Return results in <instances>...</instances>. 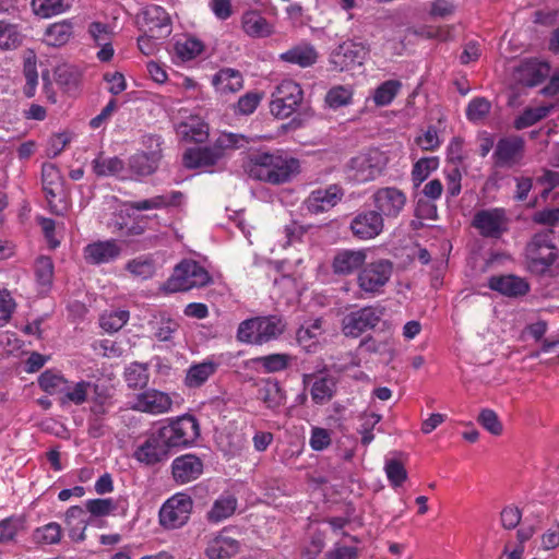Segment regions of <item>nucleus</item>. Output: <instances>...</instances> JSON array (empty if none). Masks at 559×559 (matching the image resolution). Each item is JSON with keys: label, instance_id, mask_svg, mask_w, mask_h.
Segmentation results:
<instances>
[{"label": "nucleus", "instance_id": "f257e3e1", "mask_svg": "<svg viewBox=\"0 0 559 559\" xmlns=\"http://www.w3.org/2000/svg\"><path fill=\"white\" fill-rule=\"evenodd\" d=\"M298 173V159L280 153L257 155L251 169L252 176L272 185L287 182Z\"/></svg>", "mask_w": 559, "mask_h": 559}, {"label": "nucleus", "instance_id": "f03ea898", "mask_svg": "<svg viewBox=\"0 0 559 559\" xmlns=\"http://www.w3.org/2000/svg\"><path fill=\"white\" fill-rule=\"evenodd\" d=\"M394 271L393 262L388 259H378L365 263L358 271L356 284L360 298L378 297L385 292Z\"/></svg>", "mask_w": 559, "mask_h": 559}, {"label": "nucleus", "instance_id": "7ed1b4c3", "mask_svg": "<svg viewBox=\"0 0 559 559\" xmlns=\"http://www.w3.org/2000/svg\"><path fill=\"white\" fill-rule=\"evenodd\" d=\"M284 330L285 323L278 317L251 318L239 324L237 340L241 343L261 345L277 338Z\"/></svg>", "mask_w": 559, "mask_h": 559}, {"label": "nucleus", "instance_id": "20e7f679", "mask_svg": "<svg viewBox=\"0 0 559 559\" xmlns=\"http://www.w3.org/2000/svg\"><path fill=\"white\" fill-rule=\"evenodd\" d=\"M386 166V157L379 150H370L352 157L345 166L346 178L366 183L378 178Z\"/></svg>", "mask_w": 559, "mask_h": 559}, {"label": "nucleus", "instance_id": "39448f33", "mask_svg": "<svg viewBox=\"0 0 559 559\" xmlns=\"http://www.w3.org/2000/svg\"><path fill=\"white\" fill-rule=\"evenodd\" d=\"M158 430L170 451L192 445L200 436V425L191 415L179 416Z\"/></svg>", "mask_w": 559, "mask_h": 559}, {"label": "nucleus", "instance_id": "423d86ee", "mask_svg": "<svg viewBox=\"0 0 559 559\" xmlns=\"http://www.w3.org/2000/svg\"><path fill=\"white\" fill-rule=\"evenodd\" d=\"M211 282L209 272L193 260H183L176 267L171 276L164 284L167 293L187 292L194 287H202Z\"/></svg>", "mask_w": 559, "mask_h": 559}, {"label": "nucleus", "instance_id": "0eeeda50", "mask_svg": "<svg viewBox=\"0 0 559 559\" xmlns=\"http://www.w3.org/2000/svg\"><path fill=\"white\" fill-rule=\"evenodd\" d=\"M193 509L190 496L178 492L168 498L160 507L158 522L167 531L177 530L187 524Z\"/></svg>", "mask_w": 559, "mask_h": 559}, {"label": "nucleus", "instance_id": "6e6552de", "mask_svg": "<svg viewBox=\"0 0 559 559\" xmlns=\"http://www.w3.org/2000/svg\"><path fill=\"white\" fill-rule=\"evenodd\" d=\"M95 393L92 413L103 415L106 413V396L98 393V386L90 381L81 380L79 382H67V389L63 391L60 401L62 404L81 405L87 401L91 393Z\"/></svg>", "mask_w": 559, "mask_h": 559}, {"label": "nucleus", "instance_id": "1a4fd4ad", "mask_svg": "<svg viewBox=\"0 0 559 559\" xmlns=\"http://www.w3.org/2000/svg\"><path fill=\"white\" fill-rule=\"evenodd\" d=\"M136 23L143 33L155 39L164 38L171 32L170 17L159 5L151 4L142 9Z\"/></svg>", "mask_w": 559, "mask_h": 559}, {"label": "nucleus", "instance_id": "9d476101", "mask_svg": "<svg viewBox=\"0 0 559 559\" xmlns=\"http://www.w3.org/2000/svg\"><path fill=\"white\" fill-rule=\"evenodd\" d=\"M369 53L368 46L362 41L346 40L338 45L330 57L334 70L345 71L361 66Z\"/></svg>", "mask_w": 559, "mask_h": 559}, {"label": "nucleus", "instance_id": "9b49d317", "mask_svg": "<svg viewBox=\"0 0 559 559\" xmlns=\"http://www.w3.org/2000/svg\"><path fill=\"white\" fill-rule=\"evenodd\" d=\"M371 199L374 210L386 218H396L407 202L405 192L396 187L379 188L373 192Z\"/></svg>", "mask_w": 559, "mask_h": 559}, {"label": "nucleus", "instance_id": "f8f14e48", "mask_svg": "<svg viewBox=\"0 0 559 559\" xmlns=\"http://www.w3.org/2000/svg\"><path fill=\"white\" fill-rule=\"evenodd\" d=\"M382 311L367 306L347 313L342 320V331L346 336L358 337L364 332L373 329L380 321Z\"/></svg>", "mask_w": 559, "mask_h": 559}, {"label": "nucleus", "instance_id": "ddd939ff", "mask_svg": "<svg viewBox=\"0 0 559 559\" xmlns=\"http://www.w3.org/2000/svg\"><path fill=\"white\" fill-rule=\"evenodd\" d=\"M343 195L342 188L336 185L319 188L310 192L302 202V209L311 215H318L334 207L342 200Z\"/></svg>", "mask_w": 559, "mask_h": 559}, {"label": "nucleus", "instance_id": "4468645a", "mask_svg": "<svg viewBox=\"0 0 559 559\" xmlns=\"http://www.w3.org/2000/svg\"><path fill=\"white\" fill-rule=\"evenodd\" d=\"M131 407L151 415H162L171 411L173 399L166 392L148 389L135 395Z\"/></svg>", "mask_w": 559, "mask_h": 559}, {"label": "nucleus", "instance_id": "2eb2a0df", "mask_svg": "<svg viewBox=\"0 0 559 559\" xmlns=\"http://www.w3.org/2000/svg\"><path fill=\"white\" fill-rule=\"evenodd\" d=\"M170 450L160 438L157 429L151 433L143 443L139 444L134 451V457L140 463L153 465L168 457Z\"/></svg>", "mask_w": 559, "mask_h": 559}, {"label": "nucleus", "instance_id": "dca6fc26", "mask_svg": "<svg viewBox=\"0 0 559 559\" xmlns=\"http://www.w3.org/2000/svg\"><path fill=\"white\" fill-rule=\"evenodd\" d=\"M383 227V217L376 210L357 214L350 223L353 235L360 240H369L377 237L382 233Z\"/></svg>", "mask_w": 559, "mask_h": 559}, {"label": "nucleus", "instance_id": "f3484780", "mask_svg": "<svg viewBox=\"0 0 559 559\" xmlns=\"http://www.w3.org/2000/svg\"><path fill=\"white\" fill-rule=\"evenodd\" d=\"M240 549V542L233 537L228 530L224 528L209 539L205 556L209 559H230Z\"/></svg>", "mask_w": 559, "mask_h": 559}, {"label": "nucleus", "instance_id": "a211bd4d", "mask_svg": "<svg viewBox=\"0 0 559 559\" xmlns=\"http://www.w3.org/2000/svg\"><path fill=\"white\" fill-rule=\"evenodd\" d=\"M473 225L484 237L498 238L506 230L507 219L501 209L483 210L474 216Z\"/></svg>", "mask_w": 559, "mask_h": 559}, {"label": "nucleus", "instance_id": "6ab92c4d", "mask_svg": "<svg viewBox=\"0 0 559 559\" xmlns=\"http://www.w3.org/2000/svg\"><path fill=\"white\" fill-rule=\"evenodd\" d=\"M524 141L520 136H509L499 140L493 158L499 167H512L523 158Z\"/></svg>", "mask_w": 559, "mask_h": 559}, {"label": "nucleus", "instance_id": "aec40b11", "mask_svg": "<svg viewBox=\"0 0 559 559\" xmlns=\"http://www.w3.org/2000/svg\"><path fill=\"white\" fill-rule=\"evenodd\" d=\"M550 67L536 59L522 61L514 71V80L525 86H535L548 76Z\"/></svg>", "mask_w": 559, "mask_h": 559}, {"label": "nucleus", "instance_id": "412c9836", "mask_svg": "<svg viewBox=\"0 0 559 559\" xmlns=\"http://www.w3.org/2000/svg\"><path fill=\"white\" fill-rule=\"evenodd\" d=\"M526 257L532 271L543 273L556 260L555 247L539 240H534L526 248Z\"/></svg>", "mask_w": 559, "mask_h": 559}, {"label": "nucleus", "instance_id": "4be33fe9", "mask_svg": "<svg viewBox=\"0 0 559 559\" xmlns=\"http://www.w3.org/2000/svg\"><path fill=\"white\" fill-rule=\"evenodd\" d=\"M41 185L48 203L53 209V202L63 197V177L59 168L52 163L41 166Z\"/></svg>", "mask_w": 559, "mask_h": 559}, {"label": "nucleus", "instance_id": "5701e85b", "mask_svg": "<svg viewBox=\"0 0 559 559\" xmlns=\"http://www.w3.org/2000/svg\"><path fill=\"white\" fill-rule=\"evenodd\" d=\"M173 475L176 481L187 484L197 479L203 472L201 460L192 454H186L174 460Z\"/></svg>", "mask_w": 559, "mask_h": 559}, {"label": "nucleus", "instance_id": "b1692460", "mask_svg": "<svg viewBox=\"0 0 559 559\" xmlns=\"http://www.w3.org/2000/svg\"><path fill=\"white\" fill-rule=\"evenodd\" d=\"M85 259L93 264L109 263L121 253V247L116 240H104L90 243L84 249Z\"/></svg>", "mask_w": 559, "mask_h": 559}, {"label": "nucleus", "instance_id": "393cba45", "mask_svg": "<svg viewBox=\"0 0 559 559\" xmlns=\"http://www.w3.org/2000/svg\"><path fill=\"white\" fill-rule=\"evenodd\" d=\"M488 286L490 289L507 297H520L530 289L528 283L515 275L491 276L488 281Z\"/></svg>", "mask_w": 559, "mask_h": 559}, {"label": "nucleus", "instance_id": "a878e982", "mask_svg": "<svg viewBox=\"0 0 559 559\" xmlns=\"http://www.w3.org/2000/svg\"><path fill=\"white\" fill-rule=\"evenodd\" d=\"M365 250H342L333 259L332 267L335 274L348 275L354 271L361 269L366 262Z\"/></svg>", "mask_w": 559, "mask_h": 559}, {"label": "nucleus", "instance_id": "bb28decb", "mask_svg": "<svg viewBox=\"0 0 559 559\" xmlns=\"http://www.w3.org/2000/svg\"><path fill=\"white\" fill-rule=\"evenodd\" d=\"M280 60L290 64L308 68L318 60V51L309 43H300L278 56Z\"/></svg>", "mask_w": 559, "mask_h": 559}, {"label": "nucleus", "instance_id": "cd10ccee", "mask_svg": "<svg viewBox=\"0 0 559 559\" xmlns=\"http://www.w3.org/2000/svg\"><path fill=\"white\" fill-rule=\"evenodd\" d=\"M177 135L185 141L204 142L209 136V126L197 116H190L176 126Z\"/></svg>", "mask_w": 559, "mask_h": 559}, {"label": "nucleus", "instance_id": "c85d7f7f", "mask_svg": "<svg viewBox=\"0 0 559 559\" xmlns=\"http://www.w3.org/2000/svg\"><path fill=\"white\" fill-rule=\"evenodd\" d=\"M250 143L248 136L233 132H222L211 147L216 162L235 150L245 148Z\"/></svg>", "mask_w": 559, "mask_h": 559}, {"label": "nucleus", "instance_id": "c756f323", "mask_svg": "<svg viewBox=\"0 0 559 559\" xmlns=\"http://www.w3.org/2000/svg\"><path fill=\"white\" fill-rule=\"evenodd\" d=\"M180 191H170L151 199L128 202V207L135 211L159 210L171 205H179L182 201Z\"/></svg>", "mask_w": 559, "mask_h": 559}, {"label": "nucleus", "instance_id": "7c9ffc66", "mask_svg": "<svg viewBox=\"0 0 559 559\" xmlns=\"http://www.w3.org/2000/svg\"><path fill=\"white\" fill-rule=\"evenodd\" d=\"M212 84L219 94L236 93L243 86V79L238 70L225 68L215 73Z\"/></svg>", "mask_w": 559, "mask_h": 559}, {"label": "nucleus", "instance_id": "2f4dec72", "mask_svg": "<svg viewBox=\"0 0 559 559\" xmlns=\"http://www.w3.org/2000/svg\"><path fill=\"white\" fill-rule=\"evenodd\" d=\"M217 370V364L212 360H204L191 365L186 372L185 385L189 389L202 386Z\"/></svg>", "mask_w": 559, "mask_h": 559}, {"label": "nucleus", "instance_id": "473e14b6", "mask_svg": "<svg viewBox=\"0 0 559 559\" xmlns=\"http://www.w3.org/2000/svg\"><path fill=\"white\" fill-rule=\"evenodd\" d=\"M73 36V24L69 20L52 23L45 29L43 41L50 47H61Z\"/></svg>", "mask_w": 559, "mask_h": 559}, {"label": "nucleus", "instance_id": "72a5a7b5", "mask_svg": "<svg viewBox=\"0 0 559 559\" xmlns=\"http://www.w3.org/2000/svg\"><path fill=\"white\" fill-rule=\"evenodd\" d=\"M93 173L97 177H119L122 179L128 178L124 175V163L122 159L114 156H105L104 154H98L96 158L92 162Z\"/></svg>", "mask_w": 559, "mask_h": 559}, {"label": "nucleus", "instance_id": "f704fd0d", "mask_svg": "<svg viewBox=\"0 0 559 559\" xmlns=\"http://www.w3.org/2000/svg\"><path fill=\"white\" fill-rule=\"evenodd\" d=\"M160 156L157 151L139 152L129 158V169L136 177L150 176L157 169Z\"/></svg>", "mask_w": 559, "mask_h": 559}, {"label": "nucleus", "instance_id": "c9c22d12", "mask_svg": "<svg viewBox=\"0 0 559 559\" xmlns=\"http://www.w3.org/2000/svg\"><path fill=\"white\" fill-rule=\"evenodd\" d=\"M86 511L87 510L81 507L74 506L66 513V522L69 526V536L74 542H82L85 539V530L88 524Z\"/></svg>", "mask_w": 559, "mask_h": 559}, {"label": "nucleus", "instance_id": "e433bc0d", "mask_svg": "<svg viewBox=\"0 0 559 559\" xmlns=\"http://www.w3.org/2000/svg\"><path fill=\"white\" fill-rule=\"evenodd\" d=\"M241 22L243 32L250 37H267L273 33V26L257 12L245 13Z\"/></svg>", "mask_w": 559, "mask_h": 559}, {"label": "nucleus", "instance_id": "4c0bfd02", "mask_svg": "<svg viewBox=\"0 0 559 559\" xmlns=\"http://www.w3.org/2000/svg\"><path fill=\"white\" fill-rule=\"evenodd\" d=\"M74 0H32L33 13L41 19H49L70 10Z\"/></svg>", "mask_w": 559, "mask_h": 559}, {"label": "nucleus", "instance_id": "58836bf2", "mask_svg": "<svg viewBox=\"0 0 559 559\" xmlns=\"http://www.w3.org/2000/svg\"><path fill=\"white\" fill-rule=\"evenodd\" d=\"M237 509V499L233 495H222L207 513L210 522L219 523L231 516Z\"/></svg>", "mask_w": 559, "mask_h": 559}, {"label": "nucleus", "instance_id": "ea45409f", "mask_svg": "<svg viewBox=\"0 0 559 559\" xmlns=\"http://www.w3.org/2000/svg\"><path fill=\"white\" fill-rule=\"evenodd\" d=\"M183 165L188 168H199L216 164V155L210 146L189 148L183 154Z\"/></svg>", "mask_w": 559, "mask_h": 559}, {"label": "nucleus", "instance_id": "a19ab883", "mask_svg": "<svg viewBox=\"0 0 559 559\" xmlns=\"http://www.w3.org/2000/svg\"><path fill=\"white\" fill-rule=\"evenodd\" d=\"M353 95L354 90L350 85H335L326 92L324 104L330 109L336 110L352 104Z\"/></svg>", "mask_w": 559, "mask_h": 559}, {"label": "nucleus", "instance_id": "79ce46f5", "mask_svg": "<svg viewBox=\"0 0 559 559\" xmlns=\"http://www.w3.org/2000/svg\"><path fill=\"white\" fill-rule=\"evenodd\" d=\"M439 164V157L437 156L423 157L418 159L414 164L411 174L414 187H419L431 173L438 169Z\"/></svg>", "mask_w": 559, "mask_h": 559}, {"label": "nucleus", "instance_id": "37998d69", "mask_svg": "<svg viewBox=\"0 0 559 559\" xmlns=\"http://www.w3.org/2000/svg\"><path fill=\"white\" fill-rule=\"evenodd\" d=\"M554 108L552 105H543L537 107H528L526 108L515 120H514V128L518 130H522L525 128H528L533 126L534 123L538 122L539 120L547 117L551 109Z\"/></svg>", "mask_w": 559, "mask_h": 559}, {"label": "nucleus", "instance_id": "c03bdc74", "mask_svg": "<svg viewBox=\"0 0 559 559\" xmlns=\"http://www.w3.org/2000/svg\"><path fill=\"white\" fill-rule=\"evenodd\" d=\"M68 380L59 372L47 370L38 379L39 386L50 395H62Z\"/></svg>", "mask_w": 559, "mask_h": 559}, {"label": "nucleus", "instance_id": "a18cd8bd", "mask_svg": "<svg viewBox=\"0 0 559 559\" xmlns=\"http://www.w3.org/2000/svg\"><path fill=\"white\" fill-rule=\"evenodd\" d=\"M57 83L67 92H75L81 82V72L73 66L63 64L56 69Z\"/></svg>", "mask_w": 559, "mask_h": 559}, {"label": "nucleus", "instance_id": "49530a36", "mask_svg": "<svg viewBox=\"0 0 559 559\" xmlns=\"http://www.w3.org/2000/svg\"><path fill=\"white\" fill-rule=\"evenodd\" d=\"M202 43L191 37L178 39L174 45L175 56L181 61L194 59L202 52Z\"/></svg>", "mask_w": 559, "mask_h": 559}, {"label": "nucleus", "instance_id": "de8ad7c7", "mask_svg": "<svg viewBox=\"0 0 559 559\" xmlns=\"http://www.w3.org/2000/svg\"><path fill=\"white\" fill-rule=\"evenodd\" d=\"M322 334L321 319H314L304 323L297 331V341L306 348H310Z\"/></svg>", "mask_w": 559, "mask_h": 559}, {"label": "nucleus", "instance_id": "09e8293b", "mask_svg": "<svg viewBox=\"0 0 559 559\" xmlns=\"http://www.w3.org/2000/svg\"><path fill=\"white\" fill-rule=\"evenodd\" d=\"M402 87L397 80H388L379 85L373 93L372 99L377 106H388L395 98Z\"/></svg>", "mask_w": 559, "mask_h": 559}, {"label": "nucleus", "instance_id": "8fccbe9b", "mask_svg": "<svg viewBox=\"0 0 559 559\" xmlns=\"http://www.w3.org/2000/svg\"><path fill=\"white\" fill-rule=\"evenodd\" d=\"M148 379V369L145 364L132 362L124 370V380L130 388H144Z\"/></svg>", "mask_w": 559, "mask_h": 559}, {"label": "nucleus", "instance_id": "3c124183", "mask_svg": "<svg viewBox=\"0 0 559 559\" xmlns=\"http://www.w3.org/2000/svg\"><path fill=\"white\" fill-rule=\"evenodd\" d=\"M61 535V526L56 522H50L36 528L33 533V539L40 545H53L60 542Z\"/></svg>", "mask_w": 559, "mask_h": 559}, {"label": "nucleus", "instance_id": "603ef678", "mask_svg": "<svg viewBox=\"0 0 559 559\" xmlns=\"http://www.w3.org/2000/svg\"><path fill=\"white\" fill-rule=\"evenodd\" d=\"M23 35L16 25L0 21V48L14 49L22 44Z\"/></svg>", "mask_w": 559, "mask_h": 559}, {"label": "nucleus", "instance_id": "864d4df0", "mask_svg": "<svg viewBox=\"0 0 559 559\" xmlns=\"http://www.w3.org/2000/svg\"><path fill=\"white\" fill-rule=\"evenodd\" d=\"M491 110V103L485 97H474L467 105L465 114L468 121L479 123Z\"/></svg>", "mask_w": 559, "mask_h": 559}, {"label": "nucleus", "instance_id": "5fc2aeb1", "mask_svg": "<svg viewBox=\"0 0 559 559\" xmlns=\"http://www.w3.org/2000/svg\"><path fill=\"white\" fill-rule=\"evenodd\" d=\"M260 397L269 408H276L285 401V394L275 381H267L260 389Z\"/></svg>", "mask_w": 559, "mask_h": 559}, {"label": "nucleus", "instance_id": "6e6d98bb", "mask_svg": "<svg viewBox=\"0 0 559 559\" xmlns=\"http://www.w3.org/2000/svg\"><path fill=\"white\" fill-rule=\"evenodd\" d=\"M278 97H282L285 100L293 102L295 104L300 105L302 100V90L293 80H283L277 86L275 92L272 94Z\"/></svg>", "mask_w": 559, "mask_h": 559}, {"label": "nucleus", "instance_id": "4d7b16f0", "mask_svg": "<svg viewBox=\"0 0 559 559\" xmlns=\"http://www.w3.org/2000/svg\"><path fill=\"white\" fill-rule=\"evenodd\" d=\"M290 357L286 354H271L255 358V364L265 372H278L287 368Z\"/></svg>", "mask_w": 559, "mask_h": 559}, {"label": "nucleus", "instance_id": "13d9d810", "mask_svg": "<svg viewBox=\"0 0 559 559\" xmlns=\"http://www.w3.org/2000/svg\"><path fill=\"white\" fill-rule=\"evenodd\" d=\"M129 320V312L116 310L100 317V326L109 333L119 331Z\"/></svg>", "mask_w": 559, "mask_h": 559}, {"label": "nucleus", "instance_id": "bf43d9fd", "mask_svg": "<svg viewBox=\"0 0 559 559\" xmlns=\"http://www.w3.org/2000/svg\"><path fill=\"white\" fill-rule=\"evenodd\" d=\"M384 472L393 487H400L407 478L404 465L395 459L385 460Z\"/></svg>", "mask_w": 559, "mask_h": 559}, {"label": "nucleus", "instance_id": "052dcab7", "mask_svg": "<svg viewBox=\"0 0 559 559\" xmlns=\"http://www.w3.org/2000/svg\"><path fill=\"white\" fill-rule=\"evenodd\" d=\"M35 275L38 284L44 287L50 286L53 277V263L48 257H40L35 263Z\"/></svg>", "mask_w": 559, "mask_h": 559}, {"label": "nucleus", "instance_id": "680f3d73", "mask_svg": "<svg viewBox=\"0 0 559 559\" xmlns=\"http://www.w3.org/2000/svg\"><path fill=\"white\" fill-rule=\"evenodd\" d=\"M298 106V104L272 95L270 110L275 117L285 119L292 116L297 110Z\"/></svg>", "mask_w": 559, "mask_h": 559}, {"label": "nucleus", "instance_id": "e2e57ef3", "mask_svg": "<svg viewBox=\"0 0 559 559\" xmlns=\"http://www.w3.org/2000/svg\"><path fill=\"white\" fill-rule=\"evenodd\" d=\"M127 270L143 280L151 277L155 272L153 262L146 258H138L128 262Z\"/></svg>", "mask_w": 559, "mask_h": 559}, {"label": "nucleus", "instance_id": "0e129e2a", "mask_svg": "<svg viewBox=\"0 0 559 559\" xmlns=\"http://www.w3.org/2000/svg\"><path fill=\"white\" fill-rule=\"evenodd\" d=\"M178 329L179 324L177 321L173 319H162L156 324L154 336L159 342H171Z\"/></svg>", "mask_w": 559, "mask_h": 559}, {"label": "nucleus", "instance_id": "69168bd1", "mask_svg": "<svg viewBox=\"0 0 559 559\" xmlns=\"http://www.w3.org/2000/svg\"><path fill=\"white\" fill-rule=\"evenodd\" d=\"M261 100V94L249 92L238 99L235 106V111L239 115H251L254 112Z\"/></svg>", "mask_w": 559, "mask_h": 559}, {"label": "nucleus", "instance_id": "338daca9", "mask_svg": "<svg viewBox=\"0 0 559 559\" xmlns=\"http://www.w3.org/2000/svg\"><path fill=\"white\" fill-rule=\"evenodd\" d=\"M478 423L493 436L502 433V424L492 409H483L478 416Z\"/></svg>", "mask_w": 559, "mask_h": 559}, {"label": "nucleus", "instance_id": "774afa93", "mask_svg": "<svg viewBox=\"0 0 559 559\" xmlns=\"http://www.w3.org/2000/svg\"><path fill=\"white\" fill-rule=\"evenodd\" d=\"M359 550L356 546L335 543L324 555V559H358Z\"/></svg>", "mask_w": 559, "mask_h": 559}]
</instances>
